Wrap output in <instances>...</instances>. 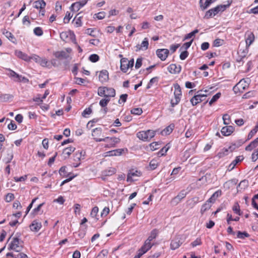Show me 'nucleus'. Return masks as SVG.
<instances>
[{
    "label": "nucleus",
    "instance_id": "nucleus-27",
    "mask_svg": "<svg viewBox=\"0 0 258 258\" xmlns=\"http://www.w3.org/2000/svg\"><path fill=\"white\" fill-rule=\"evenodd\" d=\"M200 6L202 10H206L211 4L209 0H200Z\"/></svg>",
    "mask_w": 258,
    "mask_h": 258
},
{
    "label": "nucleus",
    "instance_id": "nucleus-46",
    "mask_svg": "<svg viewBox=\"0 0 258 258\" xmlns=\"http://www.w3.org/2000/svg\"><path fill=\"white\" fill-rule=\"evenodd\" d=\"M198 32H199V30L195 29L193 31H192L190 33L186 35L184 37L183 40L190 39V38H191L192 36H194L196 34L198 33Z\"/></svg>",
    "mask_w": 258,
    "mask_h": 258
},
{
    "label": "nucleus",
    "instance_id": "nucleus-56",
    "mask_svg": "<svg viewBox=\"0 0 258 258\" xmlns=\"http://www.w3.org/2000/svg\"><path fill=\"white\" fill-rule=\"evenodd\" d=\"M158 81V77H154L153 78H152L150 80V82L149 83H148V85H147V88L149 89L150 88L152 85L153 84L155 83V82H157Z\"/></svg>",
    "mask_w": 258,
    "mask_h": 258
},
{
    "label": "nucleus",
    "instance_id": "nucleus-26",
    "mask_svg": "<svg viewBox=\"0 0 258 258\" xmlns=\"http://www.w3.org/2000/svg\"><path fill=\"white\" fill-rule=\"evenodd\" d=\"M174 127V125L173 124H170L161 132V134L163 135H169L173 131Z\"/></svg>",
    "mask_w": 258,
    "mask_h": 258
},
{
    "label": "nucleus",
    "instance_id": "nucleus-48",
    "mask_svg": "<svg viewBox=\"0 0 258 258\" xmlns=\"http://www.w3.org/2000/svg\"><path fill=\"white\" fill-rule=\"evenodd\" d=\"M44 205V203H42L39 204L36 208H34L32 212V213L34 215L38 214L39 212L40 211L42 207Z\"/></svg>",
    "mask_w": 258,
    "mask_h": 258
},
{
    "label": "nucleus",
    "instance_id": "nucleus-62",
    "mask_svg": "<svg viewBox=\"0 0 258 258\" xmlns=\"http://www.w3.org/2000/svg\"><path fill=\"white\" fill-rule=\"evenodd\" d=\"M188 55V52L187 51L185 50L180 53L179 58L181 60H184Z\"/></svg>",
    "mask_w": 258,
    "mask_h": 258
},
{
    "label": "nucleus",
    "instance_id": "nucleus-32",
    "mask_svg": "<svg viewBox=\"0 0 258 258\" xmlns=\"http://www.w3.org/2000/svg\"><path fill=\"white\" fill-rule=\"evenodd\" d=\"M83 6L80 4L78 2L73 3L70 9L72 11H78L81 8H82Z\"/></svg>",
    "mask_w": 258,
    "mask_h": 258
},
{
    "label": "nucleus",
    "instance_id": "nucleus-2",
    "mask_svg": "<svg viewBox=\"0 0 258 258\" xmlns=\"http://www.w3.org/2000/svg\"><path fill=\"white\" fill-rule=\"evenodd\" d=\"M23 241L21 240L18 237L13 238L12 241L9 244L8 249L9 250H14L16 252H20L23 248Z\"/></svg>",
    "mask_w": 258,
    "mask_h": 258
},
{
    "label": "nucleus",
    "instance_id": "nucleus-50",
    "mask_svg": "<svg viewBox=\"0 0 258 258\" xmlns=\"http://www.w3.org/2000/svg\"><path fill=\"white\" fill-rule=\"evenodd\" d=\"M223 40L220 38L216 39L213 42V46L215 47H219L223 44Z\"/></svg>",
    "mask_w": 258,
    "mask_h": 258
},
{
    "label": "nucleus",
    "instance_id": "nucleus-21",
    "mask_svg": "<svg viewBox=\"0 0 258 258\" xmlns=\"http://www.w3.org/2000/svg\"><path fill=\"white\" fill-rule=\"evenodd\" d=\"M149 42L147 38H144V40L142 41L140 45H137L136 47H137L138 50H147L148 48Z\"/></svg>",
    "mask_w": 258,
    "mask_h": 258
},
{
    "label": "nucleus",
    "instance_id": "nucleus-37",
    "mask_svg": "<svg viewBox=\"0 0 258 258\" xmlns=\"http://www.w3.org/2000/svg\"><path fill=\"white\" fill-rule=\"evenodd\" d=\"M232 210L235 214L239 216L241 215L242 213L240 211L239 205L237 203H235V204L232 207Z\"/></svg>",
    "mask_w": 258,
    "mask_h": 258
},
{
    "label": "nucleus",
    "instance_id": "nucleus-15",
    "mask_svg": "<svg viewBox=\"0 0 258 258\" xmlns=\"http://www.w3.org/2000/svg\"><path fill=\"white\" fill-rule=\"evenodd\" d=\"M234 128L231 125L224 126L222 128L221 132L224 136L230 135L234 131Z\"/></svg>",
    "mask_w": 258,
    "mask_h": 258
},
{
    "label": "nucleus",
    "instance_id": "nucleus-42",
    "mask_svg": "<svg viewBox=\"0 0 258 258\" xmlns=\"http://www.w3.org/2000/svg\"><path fill=\"white\" fill-rule=\"evenodd\" d=\"M223 123L225 125H228L230 123V117L228 114H225L223 116Z\"/></svg>",
    "mask_w": 258,
    "mask_h": 258
},
{
    "label": "nucleus",
    "instance_id": "nucleus-16",
    "mask_svg": "<svg viewBox=\"0 0 258 258\" xmlns=\"http://www.w3.org/2000/svg\"><path fill=\"white\" fill-rule=\"evenodd\" d=\"M109 79L108 72L106 70H102L100 72L99 75V81L103 83L106 82Z\"/></svg>",
    "mask_w": 258,
    "mask_h": 258
},
{
    "label": "nucleus",
    "instance_id": "nucleus-9",
    "mask_svg": "<svg viewBox=\"0 0 258 258\" xmlns=\"http://www.w3.org/2000/svg\"><path fill=\"white\" fill-rule=\"evenodd\" d=\"M169 53L167 49H158L156 50L157 56L162 61L166 60Z\"/></svg>",
    "mask_w": 258,
    "mask_h": 258
},
{
    "label": "nucleus",
    "instance_id": "nucleus-34",
    "mask_svg": "<svg viewBox=\"0 0 258 258\" xmlns=\"http://www.w3.org/2000/svg\"><path fill=\"white\" fill-rule=\"evenodd\" d=\"M153 246L151 241L147 239L145 241L144 244L141 247V248L147 252Z\"/></svg>",
    "mask_w": 258,
    "mask_h": 258
},
{
    "label": "nucleus",
    "instance_id": "nucleus-6",
    "mask_svg": "<svg viewBox=\"0 0 258 258\" xmlns=\"http://www.w3.org/2000/svg\"><path fill=\"white\" fill-rule=\"evenodd\" d=\"M203 90L198 91L194 97H192L190 101L192 106H195L199 103L204 100V98L208 96V94H202Z\"/></svg>",
    "mask_w": 258,
    "mask_h": 258
},
{
    "label": "nucleus",
    "instance_id": "nucleus-64",
    "mask_svg": "<svg viewBox=\"0 0 258 258\" xmlns=\"http://www.w3.org/2000/svg\"><path fill=\"white\" fill-rule=\"evenodd\" d=\"M258 159V149L252 153L251 159L252 161L255 162Z\"/></svg>",
    "mask_w": 258,
    "mask_h": 258
},
{
    "label": "nucleus",
    "instance_id": "nucleus-28",
    "mask_svg": "<svg viewBox=\"0 0 258 258\" xmlns=\"http://www.w3.org/2000/svg\"><path fill=\"white\" fill-rule=\"evenodd\" d=\"M102 134V129L100 127L95 128L93 130L92 136L94 137V140L95 141V138H98Z\"/></svg>",
    "mask_w": 258,
    "mask_h": 258
},
{
    "label": "nucleus",
    "instance_id": "nucleus-5",
    "mask_svg": "<svg viewBox=\"0 0 258 258\" xmlns=\"http://www.w3.org/2000/svg\"><path fill=\"white\" fill-rule=\"evenodd\" d=\"M249 79H241L233 88V91L235 93L239 92H242V90H245L248 86Z\"/></svg>",
    "mask_w": 258,
    "mask_h": 258
},
{
    "label": "nucleus",
    "instance_id": "nucleus-36",
    "mask_svg": "<svg viewBox=\"0 0 258 258\" xmlns=\"http://www.w3.org/2000/svg\"><path fill=\"white\" fill-rule=\"evenodd\" d=\"M249 236V234L245 231L241 232L238 231L237 234V237L240 239H243L245 237H248Z\"/></svg>",
    "mask_w": 258,
    "mask_h": 258
},
{
    "label": "nucleus",
    "instance_id": "nucleus-35",
    "mask_svg": "<svg viewBox=\"0 0 258 258\" xmlns=\"http://www.w3.org/2000/svg\"><path fill=\"white\" fill-rule=\"evenodd\" d=\"M158 234V230L156 229H153L150 234V235L148 237L147 240L151 241L153 239L156 238Z\"/></svg>",
    "mask_w": 258,
    "mask_h": 258
},
{
    "label": "nucleus",
    "instance_id": "nucleus-55",
    "mask_svg": "<svg viewBox=\"0 0 258 258\" xmlns=\"http://www.w3.org/2000/svg\"><path fill=\"white\" fill-rule=\"evenodd\" d=\"M109 101L110 99L109 98L101 99L99 102V104L101 107H105L106 106Z\"/></svg>",
    "mask_w": 258,
    "mask_h": 258
},
{
    "label": "nucleus",
    "instance_id": "nucleus-7",
    "mask_svg": "<svg viewBox=\"0 0 258 258\" xmlns=\"http://www.w3.org/2000/svg\"><path fill=\"white\" fill-rule=\"evenodd\" d=\"M141 175V173L140 171L132 169L130 170L127 175V181H133L134 180H136V177H139Z\"/></svg>",
    "mask_w": 258,
    "mask_h": 258
},
{
    "label": "nucleus",
    "instance_id": "nucleus-33",
    "mask_svg": "<svg viewBox=\"0 0 258 258\" xmlns=\"http://www.w3.org/2000/svg\"><path fill=\"white\" fill-rule=\"evenodd\" d=\"M211 207V203L209 202L208 201H207L202 206L201 209V213L203 214L204 212H205L207 210H209Z\"/></svg>",
    "mask_w": 258,
    "mask_h": 258
},
{
    "label": "nucleus",
    "instance_id": "nucleus-12",
    "mask_svg": "<svg viewBox=\"0 0 258 258\" xmlns=\"http://www.w3.org/2000/svg\"><path fill=\"white\" fill-rule=\"evenodd\" d=\"M254 38L253 32L248 31L245 33V42L247 47H249L253 43Z\"/></svg>",
    "mask_w": 258,
    "mask_h": 258
},
{
    "label": "nucleus",
    "instance_id": "nucleus-29",
    "mask_svg": "<svg viewBox=\"0 0 258 258\" xmlns=\"http://www.w3.org/2000/svg\"><path fill=\"white\" fill-rule=\"evenodd\" d=\"M75 148L74 147H72V146H70V147H69L68 148H65L63 150V154L64 155H67V156L66 157V158L67 157H68L69 156H70V155L75 151Z\"/></svg>",
    "mask_w": 258,
    "mask_h": 258
},
{
    "label": "nucleus",
    "instance_id": "nucleus-8",
    "mask_svg": "<svg viewBox=\"0 0 258 258\" xmlns=\"http://www.w3.org/2000/svg\"><path fill=\"white\" fill-rule=\"evenodd\" d=\"M187 192L185 190H182L178 194L173 198L171 200V204L173 205H176L186 196Z\"/></svg>",
    "mask_w": 258,
    "mask_h": 258
},
{
    "label": "nucleus",
    "instance_id": "nucleus-18",
    "mask_svg": "<svg viewBox=\"0 0 258 258\" xmlns=\"http://www.w3.org/2000/svg\"><path fill=\"white\" fill-rule=\"evenodd\" d=\"M120 69L124 73H126L128 70V67L127 58H122L120 59Z\"/></svg>",
    "mask_w": 258,
    "mask_h": 258
},
{
    "label": "nucleus",
    "instance_id": "nucleus-41",
    "mask_svg": "<svg viewBox=\"0 0 258 258\" xmlns=\"http://www.w3.org/2000/svg\"><path fill=\"white\" fill-rule=\"evenodd\" d=\"M5 36L12 42L15 43L16 41V39L14 35L10 32L6 31L4 33Z\"/></svg>",
    "mask_w": 258,
    "mask_h": 258
},
{
    "label": "nucleus",
    "instance_id": "nucleus-61",
    "mask_svg": "<svg viewBox=\"0 0 258 258\" xmlns=\"http://www.w3.org/2000/svg\"><path fill=\"white\" fill-rule=\"evenodd\" d=\"M202 244L201 239L200 238H197L195 241L191 242V245L192 247H195L197 245H200Z\"/></svg>",
    "mask_w": 258,
    "mask_h": 258
},
{
    "label": "nucleus",
    "instance_id": "nucleus-22",
    "mask_svg": "<svg viewBox=\"0 0 258 258\" xmlns=\"http://www.w3.org/2000/svg\"><path fill=\"white\" fill-rule=\"evenodd\" d=\"M123 151V149H117L114 150L108 151L106 153L107 154V155L109 156H119L122 154Z\"/></svg>",
    "mask_w": 258,
    "mask_h": 258
},
{
    "label": "nucleus",
    "instance_id": "nucleus-52",
    "mask_svg": "<svg viewBox=\"0 0 258 258\" xmlns=\"http://www.w3.org/2000/svg\"><path fill=\"white\" fill-rule=\"evenodd\" d=\"M39 63L43 67H47L49 66L48 61L45 58H41Z\"/></svg>",
    "mask_w": 258,
    "mask_h": 258
},
{
    "label": "nucleus",
    "instance_id": "nucleus-53",
    "mask_svg": "<svg viewBox=\"0 0 258 258\" xmlns=\"http://www.w3.org/2000/svg\"><path fill=\"white\" fill-rule=\"evenodd\" d=\"M99 59V57L97 54H93L89 56V60L93 62H97Z\"/></svg>",
    "mask_w": 258,
    "mask_h": 258
},
{
    "label": "nucleus",
    "instance_id": "nucleus-49",
    "mask_svg": "<svg viewBox=\"0 0 258 258\" xmlns=\"http://www.w3.org/2000/svg\"><path fill=\"white\" fill-rule=\"evenodd\" d=\"M108 251L106 250H102L96 258H107Z\"/></svg>",
    "mask_w": 258,
    "mask_h": 258
},
{
    "label": "nucleus",
    "instance_id": "nucleus-44",
    "mask_svg": "<svg viewBox=\"0 0 258 258\" xmlns=\"http://www.w3.org/2000/svg\"><path fill=\"white\" fill-rule=\"evenodd\" d=\"M131 112L133 114L140 115L142 113L143 110L141 108H135L131 110Z\"/></svg>",
    "mask_w": 258,
    "mask_h": 258
},
{
    "label": "nucleus",
    "instance_id": "nucleus-11",
    "mask_svg": "<svg viewBox=\"0 0 258 258\" xmlns=\"http://www.w3.org/2000/svg\"><path fill=\"white\" fill-rule=\"evenodd\" d=\"M181 238L180 236H177L173 239L170 244L171 249L172 250H175L178 248L180 245L182 243V242L181 241Z\"/></svg>",
    "mask_w": 258,
    "mask_h": 258
},
{
    "label": "nucleus",
    "instance_id": "nucleus-38",
    "mask_svg": "<svg viewBox=\"0 0 258 258\" xmlns=\"http://www.w3.org/2000/svg\"><path fill=\"white\" fill-rule=\"evenodd\" d=\"M221 95V93L220 92H218L215 95H214L212 99H211V100L209 102V105L211 106L213 103L217 101V100L220 97Z\"/></svg>",
    "mask_w": 258,
    "mask_h": 258
},
{
    "label": "nucleus",
    "instance_id": "nucleus-19",
    "mask_svg": "<svg viewBox=\"0 0 258 258\" xmlns=\"http://www.w3.org/2000/svg\"><path fill=\"white\" fill-rule=\"evenodd\" d=\"M46 3L43 0H38L33 3V7L37 9H44Z\"/></svg>",
    "mask_w": 258,
    "mask_h": 258
},
{
    "label": "nucleus",
    "instance_id": "nucleus-45",
    "mask_svg": "<svg viewBox=\"0 0 258 258\" xmlns=\"http://www.w3.org/2000/svg\"><path fill=\"white\" fill-rule=\"evenodd\" d=\"M106 87H99L98 88V94L100 96H104L105 97L106 92Z\"/></svg>",
    "mask_w": 258,
    "mask_h": 258
},
{
    "label": "nucleus",
    "instance_id": "nucleus-39",
    "mask_svg": "<svg viewBox=\"0 0 258 258\" xmlns=\"http://www.w3.org/2000/svg\"><path fill=\"white\" fill-rule=\"evenodd\" d=\"M9 73L8 74L10 77L14 78L18 80V78H21V75H19L14 71L9 69Z\"/></svg>",
    "mask_w": 258,
    "mask_h": 258
},
{
    "label": "nucleus",
    "instance_id": "nucleus-3",
    "mask_svg": "<svg viewBox=\"0 0 258 258\" xmlns=\"http://www.w3.org/2000/svg\"><path fill=\"white\" fill-rule=\"evenodd\" d=\"M95 141L99 142H105L108 143L105 146L106 148H114L116 147V145L120 142L119 138L116 137H107L105 138H95Z\"/></svg>",
    "mask_w": 258,
    "mask_h": 258
},
{
    "label": "nucleus",
    "instance_id": "nucleus-31",
    "mask_svg": "<svg viewBox=\"0 0 258 258\" xmlns=\"http://www.w3.org/2000/svg\"><path fill=\"white\" fill-rule=\"evenodd\" d=\"M106 92L105 94L106 98L114 97L115 95V91L113 88L106 87Z\"/></svg>",
    "mask_w": 258,
    "mask_h": 258
},
{
    "label": "nucleus",
    "instance_id": "nucleus-63",
    "mask_svg": "<svg viewBox=\"0 0 258 258\" xmlns=\"http://www.w3.org/2000/svg\"><path fill=\"white\" fill-rule=\"evenodd\" d=\"M8 127L10 130H15L17 128V125L14 121L12 120L11 121V122L8 124Z\"/></svg>",
    "mask_w": 258,
    "mask_h": 258
},
{
    "label": "nucleus",
    "instance_id": "nucleus-4",
    "mask_svg": "<svg viewBox=\"0 0 258 258\" xmlns=\"http://www.w3.org/2000/svg\"><path fill=\"white\" fill-rule=\"evenodd\" d=\"M174 99H171L170 103L172 107H174L176 105L178 104L180 101L181 94V90L180 86L177 84H174Z\"/></svg>",
    "mask_w": 258,
    "mask_h": 258
},
{
    "label": "nucleus",
    "instance_id": "nucleus-24",
    "mask_svg": "<svg viewBox=\"0 0 258 258\" xmlns=\"http://www.w3.org/2000/svg\"><path fill=\"white\" fill-rule=\"evenodd\" d=\"M137 137L143 141H149L148 136L147 135L146 131H141L137 134Z\"/></svg>",
    "mask_w": 258,
    "mask_h": 258
},
{
    "label": "nucleus",
    "instance_id": "nucleus-59",
    "mask_svg": "<svg viewBox=\"0 0 258 258\" xmlns=\"http://www.w3.org/2000/svg\"><path fill=\"white\" fill-rule=\"evenodd\" d=\"M159 143L158 142H153L150 145V147L151 148V150L152 151L156 150L159 148Z\"/></svg>",
    "mask_w": 258,
    "mask_h": 258
},
{
    "label": "nucleus",
    "instance_id": "nucleus-57",
    "mask_svg": "<svg viewBox=\"0 0 258 258\" xmlns=\"http://www.w3.org/2000/svg\"><path fill=\"white\" fill-rule=\"evenodd\" d=\"M69 33L68 32H62L60 34V38L63 41H67Z\"/></svg>",
    "mask_w": 258,
    "mask_h": 258
},
{
    "label": "nucleus",
    "instance_id": "nucleus-58",
    "mask_svg": "<svg viewBox=\"0 0 258 258\" xmlns=\"http://www.w3.org/2000/svg\"><path fill=\"white\" fill-rule=\"evenodd\" d=\"M73 15L71 14V13L69 12H67L66 15L65 17L63 19L64 23H68L69 22L71 18L72 17Z\"/></svg>",
    "mask_w": 258,
    "mask_h": 258
},
{
    "label": "nucleus",
    "instance_id": "nucleus-51",
    "mask_svg": "<svg viewBox=\"0 0 258 258\" xmlns=\"http://www.w3.org/2000/svg\"><path fill=\"white\" fill-rule=\"evenodd\" d=\"M92 112V110L91 107L86 108L82 113V115L84 117H87V115H90Z\"/></svg>",
    "mask_w": 258,
    "mask_h": 258
},
{
    "label": "nucleus",
    "instance_id": "nucleus-30",
    "mask_svg": "<svg viewBox=\"0 0 258 258\" xmlns=\"http://www.w3.org/2000/svg\"><path fill=\"white\" fill-rule=\"evenodd\" d=\"M115 172V170L114 168H109L108 169L103 170L102 172V175L104 176H111Z\"/></svg>",
    "mask_w": 258,
    "mask_h": 258
},
{
    "label": "nucleus",
    "instance_id": "nucleus-25",
    "mask_svg": "<svg viewBox=\"0 0 258 258\" xmlns=\"http://www.w3.org/2000/svg\"><path fill=\"white\" fill-rule=\"evenodd\" d=\"M15 54L19 58H20L25 61H28L30 60V57L26 54L23 53L21 51L16 50L15 51Z\"/></svg>",
    "mask_w": 258,
    "mask_h": 258
},
{
    "label": "nucleus",
    "instance_id": "nucleus-54",
    "mask_svg": "<svg viewBox=\"0 0 258 258\" xmlns=\"http://www.w3.org/2000/svg\"><path fill=\"white\" fill-rule=\"evenodd\" d=\"M34 34L38 36H40L43 34V31L40 27H36L34 29Z\"/></svg>",
    "mask_w": 258,
    "mask_h": 258
},
{
    "label": "nucleus",
    "instance_id": "nucleus-40",
    "mask_svg": "<svg viewBox=\"0 0 258 258\" xmlns=\"http://www.w3.org/2000/svg\"><path fill=\"white\" fill-rule=\"evenodd\" d=\"M158 165V163L157 160L152 159L150 162L149 167L151 170H154L157 167Z\"/></svg>",
    "mask_w": 258,
    "mask_h": 258
},
{
    "label": "nucleus",
    "instance_id": "nucleus-20",
    "mask_svg": "<svg viewBox=\"0 0 258 258\" xmlns=\"http://www.w3.org/2000/svg\"><path fill=\"white\" fill-rule=\"evenodd\" d=\"M85 152L83 151H79L76 152L74 156V161H80L84 159Z\"/></svg>",
    "mask_w": 258,
    "mask_h": 258
},
{
    "label": "nucleus",
    "instance_id": "nucleus-10",
    "mask_svg": "<svg viewBox=\"0 0 258 258\" xmlns=\"http://www.w3.org/2000/svg\"><path fill=\"white\" fill-rule=\"evenodd\" d=\"M234 149V148L233 146H230L228 148H223L217 153L216 157L219 159L223 158L232 152Z\"/></svg>",
    "mask_w": 258,
    "mask_h": 258
},
{
    "label": "nucleus",
    "instance_id": "nucleus-1",
    "mask_svg": "<svg viewBox=\"0 0 258 258\" xmlns=\"http://www.w3.org/2000/svg\"><path fill=\"white\" fill-rule=\"evenodd\" d=\"M227 3V4L218 5L216 7L210 9L206 13L204 18L208 19L215 16L219 12H224L231 4V2L229 1H228Z\"/></svg>",
    "mask_w": 258,
    "mask_h": 258
},
{
    "label": "nucleus",
    "instance_id": "nucleus-47",
    "mask_svg": "<svg viewBox=\"0 0 258 258\" xmlns=\"http://www.w3.org/2000/svg\"><path fill=\"white\" fill-rule=\"evenodd\" d=\"M169 149V147H167V146L163 147L158 152V155L159 156H162L165 155Z\"/></svg>",
    "mask_w": 258,
    "mask_h": 258
},
{
    "label": "nucleus",
    "instance_id": "nucleus-14",
    "mask_svg": "<svg viewBox=\"0 0 258 258\" xmlns=\"http://www.w3.org/2000/svg\"><path fill=\"white\" fill-rule=\"evenodd\" d=\"M42 227L41 222H38L37 220H34L30 225V228L33 232H37L40 230Z\"/></svg>",
    "mask_w": 258,
    "mask_h": 258
},
{
    "label": "nucleus",
    "instance_id": "nucleus-17",
    "mask_svg": "<svg viewBox=\"0 0 258 258\" xmlns=\"http://www.w3.org/2000/svg\"><path fill=\"white\" fill-rule=\"evenodd\" d=\"M54 56L58 59H68L70 55L65 51H56L53 53Z\"/></svg>",
    "mask_w": 258,
    "mask_h": 258
},
{
    "label": "nucleus",
    "instance_id": "nucleus-23",
    "mask_svg": "<svg viewBox=\"0 0 258 258\" xmlns=\"http://www.w3.org/2000/svg\"><path fill=\"white\" fill-rule=\"evenodd\" d=\"M244 158L242 156H237L235 159L229 165V168H230V170H232L238 162L241 161Z\"/></svg>",
    "mask_w": 258,
    "mask_h": 258
},
{
    "label": "nucleus",
    "instance_id": "nucleus-13",
    "mask_svg": "<svg viewBox=\"0 0 258 258\" xmlns=\"http://www.w3.org/2000/svg\"><path fill=\"white\" fill-rule=\"evenodd\" d=\"M167 70L171 74H179L181 71V67L180 65L177 66L175 64H171L167 68Z\"/></svg>",
    "mask_w": 258,
    "mask_h": 258
},
{
    "label": "nucleus",
    "instance_id": "nucleus-43",
    "mask_svg": "<svg viewBox=\"0 0 258 258\" xmlns=\"http://www.w3.org/2000/svg\"><path fill=\"white\" fill-rule=\"evenodd\" d=\"M258 131V123L257 125H256L255 127L252 129L250 133H249L248 135V139H250L252 138V137L257 133Z\"/></svg>",
    "mask_w": 258,
    "mask_h": 258
},
{
    "label": "nucleus",
    "instance_id": "nucleus-60",
    "mask_svg": "<svg viewBox=\"0 0 258 258\" xmlns=\"http://www.w3.org/2000/svg\"><path fill=\"white\" fill-rule=\"evenodd\" d=\"M146 132H147V135L148 136L149 141L151 139L153 138L155 135V133L154 131L149 130L146 131Z\"/></svg>",
    "mask_w": 258,
    "mask_h": 258
}]
</instances>
